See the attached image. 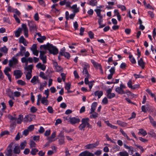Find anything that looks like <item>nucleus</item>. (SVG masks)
I'll use <instances>...</instances> for the list:
<instances>
[{
  "mask_svg": "<svg viewBox=\"0 0 156 156\" xmlns=\"http://www.w3.org/2000/svg\"><path fill=\"white\" fill-rule=\"evenodd\" d=\"M28 25L30 30L32 32H34L35 30L37 31V27L35 22L33 20L28 21Z\"/></svg>",
  "mask_w": 156,
  "mask_h": 156,
  "instance_id": "nucleus-1",
  "label": "nucleus"
},
{
  "mask_svg": "<svg viewBox=\"0 0 156 156\" xmlns=\"http://www.w3.org/2000/svg\"><path fill=\"white\" fill-rule=\"evenodd\" d=\"M58 144L60 145H64L65 144V137L64 135L63 132L61 131L58 136Z\"/></svg>",
  "mask_w": 156,
  "mask_h": 156,
  "instance_id": "nucleus-2",
  "label": "nucleus"
},
{
  "mask_svg": "<svg viewBox=\"0 0 156 156\" xmlns=\"http://www.w3.org/2000/svg\"><path fill=\"white\" fill-rule=\"evenodd\" d=\"M48 50L50 54L54 55L57 54L58 52V49L55 47L53 46L51 44H49V47Z\"/></svg>",
  "mask_w": 156,
  "mask_h": 156,
  "instance_id": "nucleus-3",
  "label": "nucleus"
},
{
  "mask_svg": "<svg viewBox=\"0 0 156 156\" xmlns=\"http://www.w3.org/2000/svg\"><path fill=\"white\" fill-rule=\"evenodd\" d=\"M101 10L99 9H96L94 10L96 12L97 15L99 17L98 18V23L99 25H101V23L103 21V16L101 15Z\"/></svg>",
  "mask_w": 156,
  "mask_h": 156,
  "instance_id": "nucleus-4",
  "label": "nucleus"
},
{
  "mask_svg": "<svg viewBox=\"0 0 156 156\" xmlns=\"http://www.w3.org/2000/svg\"><path fill=\"white\" fill-rule=\"evenodd\" d=\"M89 121L90 119L88 118H83L81 120L82 124L86 126H87V127L91 129L92 128V126L89 123Z\"/></svg>",
  "mask_w": 156,
  "mask_h": 156,
  "instance_id": "nucleus-5",
  "label": "nucleus"
},
{
  "mask_svg": "<svg viewBox=\"0 0 156 156\" xmlns=\"http://www.w3.org/2000/svg\"><path fill=\"white\" fill-rule=\"evenodd\" d=\"M18 58H16L15 57L13 56L11 59L9 60V65L10 67H13V65L18 64Z\"/></svg>",
  "mask_w": 156,
  "mask_h": 156,
  "instance_id": "nucleus-6",
  "label": "nucleus"
},
{
  "mask_svg": "<svg viewBox=\"0 0 156 156\" xmlns=\"http://www.w3.org/2000/svg\"><path fill=\"white\" fill-rule=\"evenodd\" d=\"M35 115H34L28 114L25 116L24 118V122H30L32 121L33 119L35 118Z\"/></svg>",
  "mask_w": 156,
  "mask_h": 156,
  "instance_id": "nucleus-7",
  "label": "nucleus"
},
{
  "mask_svg": "<svg viewBox=\"0 0 156 156\" xmlns=\"http://www.w3.org/2000/svg\"><path fill=\"white\" fill-rule=\"evenodd\" d=\"M13 145L12 143H11L8 147L7 149V152L5 154L6 156H12V147Z\"/></svg>",
  "mask_w": 156,
  "mask_h": 156,
  "instance_id": "nucleus-8",
  "label": "nucleus"
},
{
  "mask_svg": "<svg viewBox=\"0 0 156 156\" xmlns=\"http://www.w3.org/2000/svg\"><path fill=\"white\" fill-rule=\"evenodd\" d=\"M69 121L71 124L74 125L79 123L80 121V119L78 117H70Z\"/></svg>",
  "mask_w": 156,
  "mask_h": 156,
  "instance_id": "nucleus-9",
  "label": "nucleus"
},
{
  "mask_svg": "<svg viewBox=\"0 0 156 156\" xmlns=\"http://www.w3.org/2000/svg\"><path fill=\"white\" fill-rule=\"evenodd\" d=\"M91 62L95 68H98V67L99 68L101 73L103 74V70L101 64L98 63L96 62H95L93 59H91Z\"/></svg>",
  "mask_w": 156,
  "mask_h": 156,
  "instance_id": "nucleus-10",
  "label": "nucleus"
},
{
  "mask_svg": "<svg viewBox=\"0 0 156 156\" xmlns=\"http://www.w3.org/2000/svg\"><path fill=\"white\" fill-rule=\"evenodd\" d=\"M99 141H97L94 143L87 144L85 146V147L87 149H92L98 146L99 144Z\"/></svg>",
  "mask_w": 156,
  "mask_h": 156,
  "instance_id": "nucleus-11",
  "label": "nucleus"
},
{
  "mask_svg": "<svg viewBox=\"0 0 156 156\" xmlns=\"http://www.w3.org/2000/svg\"><path fill=\"white\" fill-rule=\"evenodd\" d=\"M23 75V73L20 70H16L14 71V75L16 79L20 78Z\"/></svg>",
  "mask_w": 156,
  "mask_h": 156,
  "instance_id": "nucleus-12",
  "label": "nucleus"
},
{
  "mask_svg": "<svg viewBox=\"0 0 156 156\" xmlns=\"http://www.w3.org/2000/svg\"><path fill=\"white\" fill-rule=\"evenodd\" d=\"M79 155L80 156H94V154L89 151H85L80 153Z\"/></svg>",
  "mask_w": 156,
  "mask_h": 156,
  "instance_id": "nucleus-13",
  "label": "nucleus"
},
{
  "mask_svg": "<svg viewBox=\"0 0 156 156\" xmlns=\"http://www.w3.org/2000/svg\"><path fill=\"white\" fill-rule=\"evenodd\" d=\"M59 54L61 56H64L67 59H69L70 57V54L67 52L63 51L61 50L59 52Z\"/></svg>",
  "mask_w": 156,
  "mask_h": 156,
  "instance_id": "nucleus-14",
  "label": "nucleus"
},
{
  "mask_svg": "<svg viewBox=\"0 0 156 156\" xmlns=\"http://www.w3.org/2000/svg\"><path fill=\"white\" fill-rule=\"evenodd\" d=\"M89 67V66L88 64L86 65V66L84 67L82 71L83 74L86 77H89L90 76V75L89 74L88 71L87 69V67Z\"/></svg>",
  "mask_w": 156,
  "mask_h": 156,
  "instance_id": "nucleus-15",
  "label": "nucleus"
},
{
  "mask_svg": "<svg viewBox=\"0 0 156 156\" xmlns=\"http://www.w3.org/2000/svg\"><path fill=\"white\" fill-rule=\"evenodd\" d=\"M124 147L126 149L128 150V152L130 154H132L134 152L133 148L132 146H129L126 144H124Z\"/></svg>",
  "mask_w": 156,
  "mask_h": 156,
  "instance_id": "nucleus-16",
  "label": "nucleus"
},
{
  "mask_svg": "<svg viewBox=\"0 0 156 156\" xmlns=\"http://www.w3.org/2000/svg\"><path fill=\"white\" fill-rule=\"evenodd\" d=\"M30 82L34 85L36 84L37 83H39L40 80L38 79V76H34L31 79Z\"/></svg>",
  "mask_w": 156,
  "mask_h": 156,
  "instance_id": "nucleus-17",
  "label": "nucleus"
},
{
  "mask_svg": "<svg viewBox=\"0 0 156 156\" xmlns=\"http://www.w3.org/2000/svg\"><path fill=\"white\" fill-rule=\"evenodd\" d=\"M56 133L55 132H53L51 136L47 138V140L50 142H53L55 141L54 139L55 137Z\"/></svg>",
  "mask_w": 156,
  "mask_h": 156,
  "instance_id": "nucleus-18",
  "label": "nucleus"
},
{
  "mask_svg": "<svg viewBox=\"0 0 156 156\" xmlns=\"http://www.w3.org/2000/svg\"><path fill=\"white\" fill-rule=\"evenodd\" d=\"M36 67L38 69H41L43 71L45 70L46 69V66L44 64H42L40 62L38 63Z\"/></svg>",
  "mask_w": 156,
  "mask_h": 156,
  "instance_id": "nucleus-19",
  "label": "nucleus"
},
{
  "mask_svg": "<svg viewBox=\"0 0 156 156\" xmlns=\"http://www.w3.org/2000/svg\"><path fill=\"white\" fill-rule=\"evenodd\" d=\"M115 91L116 92L118 93L119 94H125L126 93V92L120 87H118L116 88Z\"/></svg>",
  "mask_w": 156,
  "mask_h": 156,
  "instance_id": "nucleus-20",
  "label": "nucleus"
},
{
  "mask_svg": "<svg viewBox=\"0 0 156 156\" xmlns=\"http://www.w3.org/2000/svg\"><path fill=\"white\" fill-rule=\"evenodd\" d=\"M103 94V92L102 91L97 90L94 92V95L95 96H97L98 98H100Z\"/></svg>",
  "mask_w": 156,
  "mask_h": 156,
  "instance_id": "nucleus-21",
  "label": "nucleus"
},
{
  "mask_svg": "<svg viewBox=\"0 0 156 156\" xmlns=\"http://www.w3.org/2000/svg\"><path fill=\"white\" fill-rule=\"evenodd\" d=\"M97 105V103L96 102H93L91 105L90 113H92L96 109V107Z\"/></svg>",
  "mask_w": 156,
  "mask_h": 156,
  "instance_id": "nucleus-22",
  "label": "nucleus"
},
{
  "mask_svg": "<svg viewBox=\"0 0 156 156\" xmlns=\"http://www.w3.org/2000/svg\"><path fill=\"white\" fill-rule=\"evenodd\" d=\"M71 8L73 9V12L75 13L79 12V8H77V5L76 4L73 5L71 7Z\"/></svg>",
  "mask_w": 156,
  "mask_h": 156,
  "instance_id": "nucleus-23",
  "label": "nucleus"
},
{
  "mask_svg": "<svg viewBox=\"0 0 156 156\" xmlns=\"http://www.w3.org/2000/svg\"><path fill=\"white\" fill-rule=\"evenodd\" d=\"M129 61L133 64H135L136 63V61L135 59L133 57V55L131 54V53L130 52L129 53Z\"/></svg>",
  "mask_w": 156,
  "mask_h": 156,
  "instance_id": "nucleus-24",
  "label": "nucleus"
},
{
  "mask_svg": "<svg viewBox=\"0 0 156 156\" xmlns=\"http://www.w3.org/2000/svg\"><path fill=\"white\" fill-rule=\"evenodd\" d=\"M138 64L139 66L141 67L142 69H144L145 66V63L143 61V59L141 58L139 60L138 62Z\"/></svg>",
  "mask_w": 156,
  "mask_h": 156,
  "instance_id": "nucleus-25",
  "label": "nucleus"
},
{
  "mask_svg": "<svg viewBox=\"0 0 156 156\" xmlns=\"http://www.w3.org/2000/svg\"><path fill=\"white\" fill-rule=\"evenodd\" d=\"M41 103L45 105H48L49 101L47 99L45 98V97L42 98L41 100Z\"/></svg>",
  "mask_w": 156,
  "mask_h": 156,
  "instance_id": "nucleus-26",
  "label": "nucleus"
},
{
  "mask_svg": "<svg viewBox=\"0 0 156 156\" xmlns=\"http://www.w3.org/2000/svg\"><path fill=\"white\" fill-rule=\"evenodd\" d=\"M33 67V66L32 65H30L26 67L25 69L28 71L27 72L32 73V69Z\"/></svg>",
  "mask_w": 156,
  "mask_h": 156,
  "instance_id": "nucleus-27",
  "label": "nucleus"
},
{
  "mask_svg": "<svg viewBox=\"0 0 156 156\" xmlns=\"http://www.w3.org/2000/svg\"><path fill=\"white\" fill-rule=\"evenodd\" d=\"M20 151V147L18 146H16L13 149L14 153L15 154H19Z\"/></svg>",
  "mask_w": 156,
  "mask_h": 156,
  "instance_id": "nucleus-28",
  "label": "nucleus"
},
{
  "mask_svg": "<svg viewBox=\"0 0 156 156\" xmlns=\"http://www.w3.org/2000/svg\"><path fill=\"white\" fill-rule=\"evenodd\" d=\"M23 119V115H20L18 116L17 119H16L17 123L18 124H20L21 123Z\"/></svg>",
  "mask_w": 156,
  "mask_h": 156,
  "instance_id": "nucleus-29",
  "label": "nucleus"
},
{
  "mask_svg": "<svg viewBox=\"0 0 156 156\" xmlns=\"http://www.w3.org/2000/svg\"><path fill=\"white\" fill-rule=\"evenodd\" d=\"M108 5L106 7V8L108 9H111L112 8V6L114 5V2H108Z\"/></svg>",
  "mask_w": 156,
  "mask_h": 156,
  "instance_id": "nucleus-30",
  "label": "nucleus"
},
{
  "mask_svg": "<svg viewBox=\"0 0 156 156\" xmlns=\"http://www.w3.org/2000/svg\"><path fill=\"white\" fill-rule=\"evenodd\" d=\"M38 151V150L36 148H32L30 152V153L33 155H35L36 154L37 152Z\"/></svg>",
  "mask_w": 156,
  "mask_h": 156,
  "instance_id": "nucleus-31",
  "label": "nucleus"
},
{
  "mask_svg": "<svg viewBox=\"0 0 156 156\" xmlns=\"http://www.w3.org/2000/svg\"><path fill=\"white\" fill-rule=\"evenodd\" d=\"M20 52L22 54V55H23L25 53L26 51V48L22 45H20Z\"/></svg>",
  "mask_w": 156,
  "mask_h": 156,
  "instance_id": "nucleus-32",
  "label": "nucleus"
},
{
  "mask_svg": "<svg viewBox=\"0 0 156 156\" xmlns=\"http://www.w3.org/2000/svg\"><path fill=\"white\" fill-rule=\"evenodd\" d=\"M21 31L22 29L21 28H19L15 32V35L16 37H18L20 36Z\"/></svg>",
  "mask_w": 156,
  "mask_h": 156,
  "instance_id": "nucleus-33",
  "label": "nucleus"
},
{
  "mask_svg": "<svg viewBox=\"0 0 156 156\" xmlns=\"http://www.w3.org/2000/svg\"><path fill=\"white\" fill-rule=\"evenodd\" d=\"M30 148H35L36 147V144L33 141H31L29 143Z\"/></svg>",
  "mask_w": 156,
  "mask_h": 156,
  "instance_id": "nucleus-34",
  "label": "nucleus"
},
{
  "mask_svg": "<svg viewBox=\"0 0 156 156\" xmlns=\"http://www.w3.org/2000/svg\"><path fill=\"white\" fill-rule=\"evenodd\" d=\"M90 113V114H91L90 116V118L96 119L98 117V114L94 111L92 113Z\"/></svg>",
  "mask_w": 156,
  "mask_h": 156,
  "instance_id": "nucleus-35",
  "label": "nucleus"
},
{
  "mask_svg": "<svg viewBox=\"0 0 156 156\" xmlns=\"http://www.w3.org/2000/svg\"><path fill=\"white\" fill-rule=\"evenodd\" d=\"M120 131L122 133V134L124 136L126 137L128 140H132L133 141H134V140H133L130 139L128 137V136L126 134L122 129H121Z\"/></svg>",
  "mask_w": 156,
  "mask_h": 156,
  "instance_id": "nucleus-36",
  "label": "nucleus"
},
{
  "mask_svg": "<svg viewBox=\"0 0 156 156\" xmlns=\"http://www.w3.org/2000/svg\"><path fill=\"white\" fill-rule=\"evenodd\" d=\"M148 133L152 137H154L156 139V134L154 132L153 130H151Z\"/></svg>",
  "mask_w": 156,
  "mask_h": 156,
  "instance_id": "nucleus-37",
  "label": "nucleus"
},
{
  "mask_svg": "<svg viewBox=\"0 0 156 156\" xmlns=\"http://www.w3.org/2000/svg\"><path fill=\"white\" fill-rule=\"evenodd\" d=\"M0 51L5 53H7L8 51V49L5 46H4L0 48Z\"/></svg>",
  "mask_w": 156,
  "mask_h": 156,
  "instance_id": "nucleus-38",
  "label": "nucleus"
},
{
  "mask_svg": "<svg viewBox=\"0 0 156 156\" xmlns=\"http://www.w3.org/2000/svg\"><path fill=\"white\" fill-rule=\"evenodd\" d=\"M97 4V0H91L89 2V4L92 6L96 5Z\"/></svg>",
  "mask_w": 156,
  "mask_h": 156,
  "instance_id": "nucleus-39",
  "label": "nucleus"
},
{
  "mask_svg": "<svg viewBox=\"0 0 156 156\" xmlns=\"http://www.w3.org/2000/svg\"><path fill=\"white\" fill-rule=\"evenodd\" d=\"M139 133H141L143 136H145L147 135V133L146 130L143 129H139Z\"/></svg>",
  "mask_w": 156,
  "mask_h": 156,
  "instance_id": "nucleus-40",
  "label": "nucleus"
},
{
  "mask_svg": "<svg viewBox=\"0 0 156 156\" xmlns=\"http://www.w3.org/2000/svg\"><path fill=\"white\" fill-rule=\"evenodd\" d=\"M49 44L48 43L47 45H43L41 46L40 47V48L41 49H42L43 48H44L45 49L48 50L49 47Z\"/></svg>",
  "mask_w": 156,
  "mask_h": 156,
  "instance_id": "nucleus-41",
  "label": "nucleus"
},
{
  "mask_svg": "<svg viewBox=\"0 0 156 156\" xmlns=\"http://www.w3.org/2000/svg\"><path fill=\"white\" fill-rule=\"evenodd\" d=\"M46 39V37L44 36H43L40 38H38L37 39V41L40 43H42L44 40Z\"/></svg>",
  "mask_w": 156,
  "mask_h": 156,
  "instance_id": "nucleus-42",
  "label": "nucleus"
},
{
  "mask_svg": "<svg viewBox=\"0 0 156 156\" xmlns=\"http://www.w3.org/2000/svg\"><path fill=\"white\" fill-rule=\"evenodd\" d=\"M149 119L150 120V122L154 126H156V122H155L154 120L153 119L151 116H149Z\"/></svg>",
  "mask_w": 156,
  "mask_h": 156,
  "instance_id": "nucleus-43",
  "label": "nucleus"
},
{
  "mask_svg": "<svg viewBox=\"0 0 156 156\" xmlns=\"http://www.w3.org/2000/svg\"><path fill=\"white\" fill-rule=\"evenodd\" d=\"M26 144L27 142L26 141H25L21 143L20 145V149L21 150L25 148V147L26 146Z\"/></svg>",
  "mask_w": 156,
  "mask_h": 156,
  "instance_id": "nucleus-44",
  "label": "nucleus"
},
{
  "mask_svg": "<svg viewBox=\"0 0 156 156\" xmlns=\"http://www.w3.org/2000/svg\"><path fill=\"white\" fill-rule=\"evenodd\" d=\"M119 154L120 156H129V154L126 151L120 152Z\"/></svg>",
  "mask_w": 156,
  "mask_h": 156,
  "instance_id": "nucleus-45",
  "label": "nucleus"
},
{
  "mask_svg": "<svg viewBox=\"0 0 156 156\" xmlns=\"http://www.w3.org/2000/svg\"><path fill=\"white\" fill-rule=\"evenodd\" d=\"M40 58L41 59L42 61L43 62L44 64H45L47 62L46 60V56H40Z\"/></svg>",
  "mask_w": 156,
  "mask_h": 156,
  "instance_id": "nucleus-46",
  "label": "nucleus"
},
{
  "mask_svg": "<svg viewBox=\"0 0 156 156\" xmlns=\"http://www.w3.org/2000/svg\"><path fill=\"white\" fill-rule=\"evenodd\" d=\"M115 95L114 93H111L107 95V97L109 99H111L115 97Z\"/></svg>",
  "mask_w": 156,
  "mask_h": 156,
  "instance_id": "nucleus-47",
  "label": "nucleus"
},
{
  "mask_svg": "<svg viewBox=\"0 0 156 156\" xmlns=\"http://www.w3.org/2000/svg\"><path fill=\"white\" fill-rule=\"evenodd\" d=\"M86 126L81 123V124H80V125L79 126L78 128L80 130L84 131L85 129V128Z\"/></svg>",
  "mask_w": 156,
  "mask_h": 156,
  "instance_id": "nucleus-48",
  "label": "nucleus"
},
{
  "mask_svg": "<svg viewBox=\"0 0 156 156\" xmlns=\"http://www.w3.org/2000/svg\"><path fill=\"white\" fill-rule=\"evenodd\" d=\"M15 9L10 6H8L7 11L8 12H14L15 11Z\"/></svg>",
  "mask_w": 156,
  "mask_h": 156,
  "instance_id": "nucleus-49",
  "label": "nucleus"
},
{
  "mask_svg": "<svg viewBox=\"0 0 156 156\" xmlns=\"http://www.w3.org/2000/svg\"><path fill=\"white\" fill-rule=\"evenodd\" d=\"M56 71L58 72H62L63 71V69L61 66H55Z\"/></svg>",
  "mask_w": 156,
  "mask_h": 156,
  "instance_id": "nucleus-50",
  "label": "nucleus"
},
{
  "mask_svg": "<svg viewBox=\"0 0 156 156\" xmlns=\"http://www.w3.org/2000/svg\"><path fill=\"white\" fill-rule=\"evenodd\" d=\"M21 62L23 63H25L26 65H27L28 64L27 58H26V57H23L21 58Z\"/></svg>",
  "mask_w": 156,
  "mask_h": 156,
  "instance_id": "nucleus-51",
  "label": "nucleus"
},
{
  "mask_svg": "<svg viewBox=\"0 0 156 156\" xmlns=\"http://www.w3.org/2000/svg\"><path fill=\"white\" fill-rule=\"evenodd\" d=\"M17 83L18 84L23 86L26 84L25 82L22 80H19L17 81Z\"/></svg>",
  "mask_w": 156,
  "mask_h": 156,
  "instance_id": "nucleus-52",
  "label": "nucleus"
},
{
  "mask_svg": "<svg viewBox=\"0 0 156 156\" xmlns=\"http://www.w3.org/2000/svg\"><path fill=\"white\" fill-rule=\"evenodd\" d=\"M32 73L27 72L26 75V78L28 80H29L32 77Z\"/></svg>",
  "mask_w": 156,
  "mask_h": 156,
  "instance_id": "nucleus-53",
  "label": "nucleus"
},
{
  "mask_svg": "<svg viewBox=\"0 0 156 156\" xmlns=\"http://www.w3.org/2000/svg\"><path fill=\"white\" fill-rule=\"evenodd\" d=\"M117 7L118 8L121 9L122 11H124L126 10V7L124 5H122L119 4L117 5Z\"/></svg>",
  "mask_w": 156,
  "mask_h": 156,
  "instance_id": "nucleus-54",
  "label": "nucleus"
},
{
  "mask_svg": "<svg viewBox=\"0 0 156 156\" xmlns=\"http://www.w3.org/2000/svg\"><path fill=\"white\" fill-rule=\"evenodd\" d=\"M9 134V132L8 131H4L1 133L0 134V137H2L5 135H8Z\"/></svg>",
  "mask_w": 156,
  "mask_h": 156,
  "instance_id": "nucleus-55",
  "label": "nucleus"
},
{
  "mask_svg": "<svg viewBox=\"0 0 156 156\" xmlns=\"http://www.w3.org/2000/svg\"><path fill=\"white\" fill-rule=\"evenodd\" d=\"M71 84L68 83H66L65 88L66 90L67 91L69 90L71 88Z\"/></svg>",
  "mask_w": 156,
  "mask_h": 156,
  "instance_id": "nucleus-56",
  "label": "nucleus"
},
{
  "mask_svg": "<svg viewBox=\"0 0 156 156\" xmlns=\"http://www.w3.org/2000/svg\"><path fill=\"white\" fill-rule=\"evenodd\" d=\"M37 110V109L34 106L32 107L30 109V112L33 113L36 112Z\"/></svg>",
  "mask_w": 156,
  "mask_h": 156,
  "instance_id": "nucleus-57",
  "label": "nucleus"
},
{
  "mask_svg": "<svg viewBox=\"0 0 156 156\" xmlns=\"http://www.w3.org/2000/svg\"><path fill=\"white\" fill-rule=\"evenodd\" d=\"M47 110L48 112L50 113H53V110L51 106H48L47 108Z\"/></svg>",
  "mask_w": 156,
  "mask_h": 156,
  "instance_id": "nucleus-58",
  "label": "nucleus"
},
{
  "mask_svg": "<svg viewBox=\"0 0 156 156\" xmlns=\"http://www.w3.org/2000/svg\"><path fill=\"white\" fill-rule=\"evenodd\" d=\"M19 41L20 43H23L24 41H26V39L24 38L23 36H22L19 38Z\"/></svg>",
  "mask_w": 156,
  "mask_h": 156,
  "instance_id": "nucleus-59",
  "label": "nucleus"
},
{
  "mask_svg": "<svg viewBox=\"0 0 156 156\" xmlns=\"http://www.w3.org/2000/svg\"><path fill=\"white\" fill-rule=\"evenodd\" d=\"M34 129V126L33 125H31L29 126L27 128V129L29 131H33Z\"/></svg>",
  "mask_w": 156,
  "mask_h": 156,
  "instance_id": "nucleus-60",
  "label": "nucleus"
},
{
  "mask_svg": "<svg viewBox=\"0 0 156 156\" xmlns=\"http://www.w3.org/2000/svg\"><path fill=\"white\" fill-rule=\"evenodd\" d=\"M14 96L16 97H19L21 95L20 92L18 91H16L14 92Z\"/></svg>",
  "mask_w": 156,
  "mask_h": 156,
  "instance_id": "nucleus-61",
  "label": "nucleus"
},
{
  "mask_svg": "<svg viewBox=\"0 0 156 156\" xmlns=\"http://www.w3.org/2000/svg\"><path fill=\"white\" fill-rule=\"evenodd\" d=\"M88 35L90 38L91 39H93L94 37V34L91 31H90L88 32Z\"/></svg>",
  "mask_w": 156,
  "mask_h": 156,
  "instance_id": "nucleus-62",
  "label": "nucleus"
},
{
  "mask_svg": "<svg viewBox=\"0 0 156 156\" xmlns=\"http://www.w3.org/2000/svg\"><path fill=\"white\" fill-rule=\"evenodd\" d=\"M34 18L35 20L37 21L39 20V17L38 14L37 12L34 15Z\"/></svg>",
  "mask_w": 156,
  "mask_h": 156,
  "instance_id": "nucleus-63",
  "label": "nucleus"
},
{
  "mask_svg": "<svg viewBox=\"0 0 156 156\" xmlns=\"http://www.w3.org/2000/svg\"><path fill=\"white\" fill-rule=\"evenodd\" d=\"M102 103L106 105L108 103V100L106 97L104 98L102 100Z\"/></svg>",
  "mask_w": 156,
  "mask_h": 156,
  "instance_id": "nucleus-64",
  "label": "nucleus"
}]
</instances>
